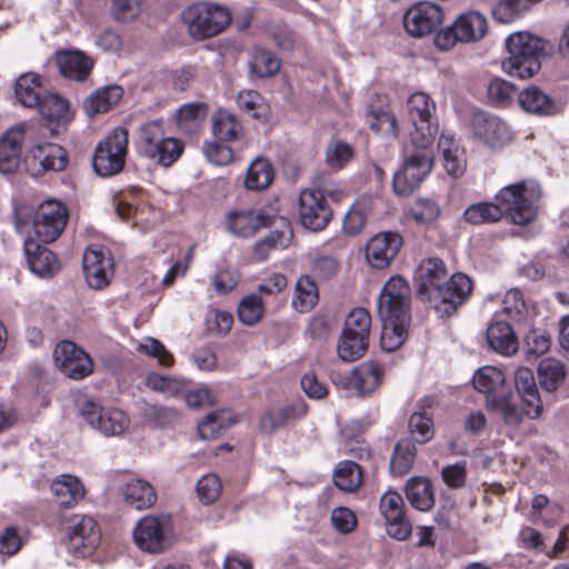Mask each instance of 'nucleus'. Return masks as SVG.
Returning <instances> with one entry per match:
<instances>
[{
  "label": "nucleus",
  "instance_id": "1",
  "mask_svg": "<svg viewBox=\"0 0 569 569\" xmlns=\"http://www.w3.org/2000/svg\"><path fill=\"white\" fill-rule=\"evenodd\" d=\"M541 194L539 182L526 179L503 187L496 196L498 203L470 204L463 218L468 223L478 226L497 222L507 213L515 224L525 226L535 219Z\"/></svg>",
  "mask_w": 569,
  "mask_h": 569
},
{
  "label": "nucleus",
  "instance_id": "2",
  "mask_svg": "<svg viewBox=\"0 0 569 569\" xmlns=\"http://www.w3.org/2000/svg\"><path fill=\"white\" fill-rule=\"evenodd\" d=\"M411 290L402 277H391L381 288L377 308L382 322L381 348L388 352L399 349L408 337Z\"/></svg>",
  "mask_w": 569,
  "mask_h": 569
},
{
  "label": "nucleus",
  "instance_id": "3",
  "mask_svg": "<svg viewBox=\"0 0 569 569\" xmlns=\"http://www.w3.org/2000/svg\"><path fill=\"white\" fill-rule=\"evenodd\" d=\"M508 56L502 60V70L513 78L528 79L540 69L542 40L529 32H515L506 39Z\"/></svg>",
  "mask_w": 569,
  "mask_h": 569
},
{
  "label": "nucleus",
  "instance_id": "4",
  "mask_svg": "<svg viewBox=\"0 0 569 569\" xmlns=\"http://www.w3.org/2000/svg\"><path fill=\"white\" fill-rule=\"evenodd\" d=\"M403 164L393 176V189L400 196L413 192L429 176L433 167V144L413 143V139L402 150Z\"/></svg>",
  "mask_w": 569,
  "mask_h": 569
},
{
  "label": "nucleus",
  "instance_id": "5",
  "mask_svg": "<svg viewBox=\"0 0 569 569\" xmlns=\"http://www.w3.org/2000/svg\"><path fill=\"white\" fill-rule=\"evenodd\" d=\"M182 20L190 36L203 40L220 33L231 20L229 11L216 3L199 2L187 7Z\"/></svg>",
  "mask_w": 569,
  "mask_h": 569
},
{
  "label": "nucleus",
  "instance_id": "6",
  "mask_svg": "<svg viewBox=\"0 0 569 569\" xmlns=\"http://www.w3.org/2000/svg\"><path fill=\"white\" fill-rule=\"evenodd\" d=\"M488 32V20L479 11L470 10L461 13L453 22L435 36V46L441 50L452 48L457 42H477Z\"/></svg>",
  "mask_w": 569,
  "mask_h": 569
},
{
  "label": "nucleus",
  "instance_id": "7",
  "mask_svg": "<svg viewBox=\"0 0 569 569\" xmlns=\"http://www.w3.org/2000/svg\"><path fill=\"white\" fill-rule=\"evenodd\" d=\"M407 111L413 124L409 139L422 146L433 144L438 132L435 101L425 92H416L407 100Z\"/></svg>",
  "mask_w": 569,
  "mask_h": 569
},
{
  "label": "nucleus",
  "instance_id": "8",
  "mask_svg": "<svg viewBox=\"0 0 569 569\" xmlns=\"http://www.w3.org/2000/svg\"><path fill=\"white\" fill-rule=\"evenodd\" d=\"M127 150L128 130L118 127L97 146L92 159L94 171L101 177L120 172L124 166Z\"/></svg>",
  "mask_w": 569,
  "mask_h": 569
},
{
  "label": "nucleus",
  "instance_id": "9",
  "mask_svg": "<svg viewBox=\"0 0 569 569\" xmlns=\"http://www.w3.org/2000/svg\"><path fill=\"white\" fill-rule=\"evenodd\" d=\"M137 547L149 553H160L171 546L169 519L167 517L144 516L133 529Z\"/></svg>",
  "mask_w": 569,
  "mask_h": 569
},
{
  "label": "nucleus",
  "instance_id": "10",
  "mask_svg": "<svg viewBox=\"0 0 569 569\" xmlns=\"http://www.w3.org/2000/svg\"><path fill=\"white\" fill-rule=\"evenodd\" d=\"M68 211L64 204L56 199L41 202L33 213V229L37 238L44 243L54 241L64 230Z\"/></svg>",
  "mask_w": 569,
  "mask_h": 569
},
{
  "label": "nucleus",
  "instance_id": "11",
  "mask_svg": "<svg viewBox=\"0 0 569 569\" xmlns=\"http://www.w3.org/2000/svg\"><path fill=\"white\" fill-rule=\"evenodd\" d=\"M471 132L476 140L490 149H501L513 139L511 128L503 119L485 111L473 114Z\"/></svg>",
  "mask_w": 569,
  "mask_h": 569
},
{
  "label": "nucleus",
  "instance_id": "12",
  "mask_svg": "<svg viewBox=\"0 0 569 569\" xmlns=\"http://www.w3.org/2000/svg\"><path fill=\"white\" fill-rule=\"evenodd\" d=\"M442 8L431 1H422L410 7L403 16V26L409 34L421 38L433 33L442 24Z\"/></svg>",
  "mask_w": 569,
  "mask_h": 569
},
{
  "label": "nucleus",
  "instance_id": "13",
  "mask_svg": "<svg viewBox=\"0 0 569 569\" xmlns=\"http://www.w3.org/2000/svg\"><path fill=\"white\" fill-rule=\"evenodd\" d=\"M80 411L86 421L106 437L120 436L129 426L128 416L119 409L104 408L92 401H86Z\"/></svg>",
  "mask_w": 569,
  "mask_h": 569
},
{
  "label": "nucleus",
  "instance_id": "14",
  "mask_svg": "<svg viewBox=\"0 0 569 569\" xmlns=\"http://www.w3.org/2000/svg\"><path fill=\"white\" fill-rule=\"evenodd\" d=\"M379 510L385 519L387 533L399 541L407 540L412 526L405 511V502L400 493L387 491L380 498Z\"/></svg>",
  "mask_w": 569,
  "mask_h": 569
},
{
  "label": "nucleus",
  "instance_id": "15",
  "mask_svg": "<svg viewBox=\"0 0 569 569\" xmlns=\"http://www.w3.org/2000/svg\"><path fill=\"white\" fill-rule=\"evenodd\" d=\"M56 366L68 378L80 380L93 371L91 357L71 341L58 343L53 350Z\"/></svg>",
  "mask_w": 569,
  "mask_h": 569
},
{
  "label": "nucleus",
  "instance_id": "16",
  "mask_svg": "<svg viewBox=\"0 0 569 569\" xmlns=\"http://www.w3.org/2000/svg\"><path fill=\"white\" fill-rule=\"evenodd\" d=\"M332 218V210L323 192L306 189L299 197V219L301 224L311 230L320 231L327 227Z\"/></svg>",
  "mask_w": 569,
  "mask_h": 569
},
{
  "label": "nucleus",
  "instance_id": "17",
  "mask_svg": "<svg viewBox=\"0 0 569 569\" xmlns=\"http://www.w3.org/2000/svg\"><path fill=\"white\" fill-rule=\"evenodd\" d=\"M100 539L101 532L93 518L77 517L68 535V550L76 557H88L98 547Z\"/></svg>",
  "mask_w": 569,
  "mask_h": 569
},
{
  "label": "nucleus",
  "instance_id": "18",
  "mask_svg": "<svg viewBox=\"0 0 569 569\" xmlns=\"http://www.w3.org/2000/svg\"><path fill=\"white\" fill-rule=\"evenodd\" d=\"M402 243V237L397 232L378 233L366 246V259L372 268L383 269L395 260Z\"/></svg>",
  "mask_w": 569,
  "mask_h": 569
},
{
  "label": "nucleus",
  "instance_id": "19",
  "mask_svg": "<svg viewBox=\"0 0 569 569\" xmlns=\"http://www.w3.org/2000/svg\"><path fill=\"white\" fill-rule=\"evenodd\" d=\"M83 272L88 284L94 289L108 286L112 274L113 261L107 249L89 248L84 251Z\"/></svg>",
  "mask_w": 569,
  "mask_h": 569
},
{
  "label": "nucleus",
  "instance_id": "20",
  "mask_svg": "<svg viewBox=\"0 0 569 569\" xmlns=\"http://www.w3.org/2000/svg\"><path fill=\"white\" fill-rule=\"evenodd\" d=\"M517 102L522 111L537 117H553L561 111L556 99L537 86H528L519 91Z\"/></svg>",
  "mask_w": 569,
  "mask_h": 569
},
{
  "label": "nucleus",
  "instance_id": "21",
  "mask_svg": "<svg viewBox=\"0 0 569 569\" xmlns=\"http://www.w3.org/2000/svg\"><path fill=\"white\" fill-rule=\"evenodd\" d=\"M471 291V279L462 272H457L449 280L446 279L435 295L443 306L442 311L450 315L466 301Z\"/></svg>",
  "mask_w": 569,
  "mask_h": 569
},
{
  "label": "nucleus",
  "instance_id": "22",
  "mask_svg": "<svg viewBox=\"0 0 569 569\" xmlns=\"http://www.w3.org/2000/svg\"><path fill=\"white\" fill-rule=\"evenodd\" d=\"M26 123L8 129L0 138V172L13 173L20 163Z\"/></svg>",
  "mask_w": 569,
  "mask_h": 569
},
{
  "label": "nucleus",
  "instance_id": "23",
  "mask_svg": "<svg viewBox=\"0 0 569 569\" xmlns=\"http://www.w3.org/2000/svg\"><path fill=\"white\" fill-rule=\"evenodd\" d=\"M486 408L497 415L509 428L519 427L523 417H529L527 412L533 409V407L523 403L520 408L513 400L512 393L508 390L499 396L486 397Z\"/></svg>",
  "mask_w": 569,
  "mask_h": 569
},
{
  "label": "nucleus",
  "instance_id": "24",
  "mask_svg": "<svg viewBox=\"0 0 569 569\" xmlns=\"http://www.w3.org/2000/svg\"><path fill=\"white\" fill-rule=\"evenodd\" d=\"M29 166L34 174L47 170L60 171L67 166L64 149L56 143H39L29 151Z\"/></svg>",
  "mask_w": 569,
  "mask_h": 569
},
{
  "label": "nucleus",
  "instance_id": "25",
  "mask_svg": "<svg viewBox=\"0 0 569 569\" xmlns=\"http://www.w3.org/2000/svg\"><path fill=\"white\" fill-rule=\"evenodd\" d=\"M307 410V403L302 400L280 408H269L260 418V430L263 433H273L284 428L290 422L303 418Z\"/></svg>",
  "mask_w": 569,
  "mask_h": 569
},
{
  "label": "nucleus",
  "instance_id": "26",
  "mask_svg": "<svg viewBox=\"0 0 569 569\" xmlns=\"http://www.w3.org/2000/svg\"><path fill=\"white\" fill-rule=\"evenodd\" d=\"M383 367L376 361H365L351 372L349 383L360 397L372 395L382 385Z\"/></svg>",
  "mask_w": 569,
  "mask_h": 569
},
{
  "label": "nucleus",
  "instance_id": "27",
  "mask_svg": "<svg viewBox=\"0 0 569 569\" xmlns=\"http://www.w3.org/2000/svg\"><path fill=\"white\" fill-rule=\"evenodd\" d=\"M228 229L237 237L253 236L259 229L271 224V217L262 210H247L228 214Z\"/></svg>",
  "mask_w": 569,
  "mask_h": 569
},
{
  "label": "nucleus",
  "instance_id": "28",
  "mask_svg": "<svg viewBox=\"0 0 569 569\" xmlns=\"http://www.w3.org/2000/svg\"><path fill=\"white\" fill-rule=\"evenodd\" d=\"M515 383L522 403L533 407L527 412L529 418H539L542 412V403L533 371L526 367L518 368L515 372Z\"/></svg>",
  "mask_w": 569,
  "mask_h": 569
},
{
  "label": "nucleus",
  "instance_id": "29",
  "mask_svg": "<svg viewBox=\"0 0 569 569\" xmlns=\"http://www.w3.org/2000/svg\"><path fill=\"white\" fill-rule=\"evenodd\" d=\"M184 151V143L174 137L166 134L140 154L163 168L171 167L180 159Z\"/></svg>",
  "mask_w": 569,
  "mask_h": 569
},
{
  "label": "nucleus",
  "instance_id": "30",
  "mask_svg": "<svg viewBox=\"0 0 569 569\" xmlns=\"http://www.w3.org/2000/svg\"><path fill=\"white\" fill-rule=\"evenodd\" d=\"M24 252L31 271L39 277H51L59 268L54 253L33 239L24 241Z\"/></svg>",
  "mask_w": 569,
  "mask_h": 569
},
{
  "label": "nucleus",
  "instance_id": "31",
  "mask_svg": "<svg viewBox=\"0 0 569 569\" xmlns=\"http://www.w3.org/2000/svg\"><path fill=\"white\" fill-rule=\"evenodd\" d=\"M56 61L62 76L77 81L84 80L93 67L92 59L79 50L60 52Z\"/></svg>",
  "mask_w": 569,
  "mask_h": 569
},
{
  "label": "nucleus",
  "instance_id": "32",
  "mask_svg": "<svg viewBox=\"0 0 569 569\" xmlns=\"http://www.w3.org/2000/svg\"><path fill=\"white\" fill-rule=\"evenodd\" d=\"M377 201L378 199L371 196L359 197L343 217V231L351 236L358 234L375 211Z\"/></svg>",
  "mask_w": 569,
  "mask_h": 569
},
{
  "label": "nucleus",
  "instance_id": "33",
  "mask_svg": "<svg viewBox=\"0 0 569 569\" xmlns=\"http://www.w3.org/2000/svg\"><path fill=\"white\" fill-rule=\"evenodd\" d=\"M405 491L407 500L419 511H429L435 505L433 486L426 477L410 478L406 483Z\"/></svg>",
  "mask_w": 569,
  "mask_h": 569
},
{
  "label": "nucleus",
  "instance_id": "34",
  "mask_svg": "<svg viewBox=\"0 0 569 569\" xmlns=\"http://www.w3.org/2000/svg\"><path fill=\"white\" fill-rule=\"evenodd\" d=\"M123 90L119 86H107L97 89L83 102V110L89 117L103 113L118 104Z\"/></svg>",
  "mask_w": 569,
  "mask_h": 569
},
{
  "label": "nucleus",
  "instance_id": "35",
  "mask_svg": "<svg viewBox=\"0 0 569 569\" xmlns=\"http://www.w3.org/2000/svg\"><path fill=\"white\" fill-rule=\"evenodd\" d=\"M447 277L448 272L442 260L430 258L422 261L418 269L419 292L436 293Z\"/></svg>",
  "mask_w": 569,
  "mask_h": 569
},
{
  "label": "nucleus",
  "instance_id": "36",
  "mask_svg": "<svg viewBox=\"0 0 569 569\" xmlns=\"http://www.w3.org/2000/svg\"><path fill=\"white\" fill-rule=\"evenodd\" d=\"M489 346L503 356H511L518 350V340L511 326L505 321L491 323L487 329Z\"/></svg>",
  "mask_w": 569,
  "mask_h": 569
},
{
  "label": "nucleus",
  "instance_id": "37",
  "mask_svg": "<svg viewBox=\"0 0 569 569\" xmlns=\"http://www.w3.org/2000/svg\"><path fill=\"white\" fill-rule=\"evenodd\" d=\"M476 390L487 397L499 396L507 391L505 373L493 366H485L478 369L472 378Z\"/></svg>",
  "mask_w": 569,
  "mask_h": 569
},
{
  "label": "nucleus",
  "instance_id": "38",
  "mask_svg": "<svg viewBox=\"0 0 569 569\" xmlns=\"http://www.w3.org/2000/svg\"><path fill=\"white\" fill-rule=\"evenodd\" d=\"M51 490L61 506L70 507L84 497V487L72 475H61L51 483Z\"/></svg>",
  "mask_w": 569,
  "mask_h": 569
},
{
  "label": "nucleus",
  "instance_id": "39",
  "mask_svg": "<svg viewBox=\"0 0 569 569\" xmlns=\"http://www.w3.org/2000/svg\"><path fill=\"white\" fill-rule=\"evenodd\" d=\"M17 100L27 108H36L46 93L40 77L33 72L20 76L16 82Z\"/></svg>",
  "mask_w": 569,
  "mask_h": 569
},
{
  "label": "nucleus",
  "instance_id": "40",
  "mask_svg": "<svg viewBox=\"0 0 569 569\" xmlns=\"http://www.w3.org/2000/svg\"><path fill=\"white\" fill-rule=\"evenodd\" d=\"M122 495L126 502L138 510L151 507L157 500L153 487L141 479L128 481L122 488Z\"/></svg>",
  "mask_w": 569,
  "mask_h": 569
},
{
  "label": "nucleus",
  "instance_id": "41",
  "mask_svg": "<svg viewBox=\"0 0 569 569\" xmlns=\"http://www.w3.org/2000/svg\"><path fill=\"white\" fill-rule=\"evenodd\" d=\"M212 132L216 139L230 142L241 139L243 129L232 112L220 109L212 116Z\"/></svg>",
  "mask_w": 569,
  "mask_h": 569
},
{
  "label": "nucleus",
  "instance_id": "42",
  "mask_svg": "<svg viewBox=\"0 0 569 569\" xmlns=\"http://www.w3.org/2000/svg\"><path fill=\"white\" fill-rule=\"evenodd\" d=\"M319 291L316 282L309 276H301L295 286V295L291 301L293 309L299 312H308L317 305Z\"/></svg>",
  "mask_w": 569,
  "mask_h": 569
},
{
  "label": "nucleus",
  "instance_id": "43",
  "mask_svg": "<svg viewBox=\"0 0 569 569\" xmlns=\"http://www.w3.org/2000/svg\"><path fill=\"white\" fill-rule=\"evenodd\" d=\"M248 63L250 74L259 79L272 77L280 69V60L271 51L262 48L252 50Z\"/></svg>",
  "mask_w": 569,
  "mask_h": 569
},
{
  "label": "nucleus",
  "instance_id": "44",
  "mask_svg": "<svg viewBox=\"0 0 569 569\" xmlns=\"http://www.w3.org/2000/svg\"><path fill=\"white\" fill-rule=\"evenodd\" d=\"M538 375L541 388L548 392H552L562 385L567 372L561 361L547 358L540 361Z\"/></svg>",
  "mask_w": 569,
  "mask_h": 569
},
{
  "label": "nucleus",
  "instance_id": "45",
  "mask_svg": "<svg viewBox=\"0 0 569 569\" xmlns=\"http://www.w3.org/2000/svg\"><path fill=\"white\" fill-rule=\"evenodd\" d=\"M333 482L340 490L353 492L362 483V470L353 461H340L333 471Z\"/></svg>",
  "mask_w": 569,
  "mask_h": 569
},
{
  "label": "nucleus",
  "instance_id": "46",
  "mask_svg": "<svg viewBox=\"0 0 569 569\" xmlns=\"http://www.w3.org/2000/svg\"><path fill=\"white\" fill-rule=\"evenodd\" d=\"M233 423L234 419L231 412L227 410H220L208 415L198 425V432L202 439L211 440L218 438Z\"/></svg>",
  "mask_w": 569,
  "mask_h": 569
},
{
  "label": "nucleus",
  "instance_id": "47",
  "mask_svg": "<svg viewBox=\"0 0 569 569\" xmlns=\"http://www.w3.org/2000/svg\"><path fill=\"white\" fill-rule=\"evenodd\" d=\"M208 108L204 103L193 102L180 107L177 111V126L183 132H192L206 119Z\"/></svg>",
  "mask_w": 569,
  "mask_h": 569
},
{
  "label": "nucleus",
  "instance_id": "48",
  "mask_svg": "<svg viewBox=\"0 0 569 569\" xmlns=\"http://www.w3.org/2000/svg\"><path fill=\"white\" fill-rule=\"evenodd\" d=\"M417 449L413 440L403 439L396 445L390 460V468L399 476L409 472L416 460Z\"/></svg>",
  "mask_w": 569,
  "mask_h": 569
},
{
  "label": "nucleus",
  "instance_id": "49",
  "mask_svg": "<svg viewBox=\"0 0 569 569\" xmlns=\"http://www.w3.org/2000/svg\"><path fill=\"white\" fill-rule=\"evenodd\" d=\"M272 179L273 169L271 164L266 159L257 158L247 170L244 186L250 190H260L267 188Z\"/></svg>",
  "mask_w": 569,
  "mask_h": 569
},
{
  "label": "nucleus",
  "instance_id": "50",
  "mask_svg": "<svg viewBox=\"0 0 569 569\" xmlns=\"http://www.w3.org/2000/svg\"><path fill=\"white\" fill-rule=\"evenodd\" d=\"M36 108H38L42 118L50 122L64 121L69 112V104L63 98L47 91Z\"/></svg>",
  "mask_w": 569,
  "mask_h": 569
},
{
  "label": "nucleus",
  "instance_id": "51",
  "mask_svg": "<svg viewBox=\"0 0 569 569\" xmlns=\"http://www.w3.org/2000/svg\"><path fill=\"white\" fill-rule=\"evenodd\" d=\"M366 122L377 133L385 137L396 138L398 136V121L389 110L376 109L366 114Z\"/></svg>",
  "mask_w": 569,
  "mask_h": 569
},
{
  "label": "nucleus",
  "instance_id": "52",
  "mask_svg": "<svg viewBox=\"0 0 569 569\" xmlns=\"http://www.w3.org/2000/svg\"><path fill=\"white\" fill-rule=\"evenodd\" d=\"M167 134L162 119H154L139 124L137 129L136 147L139 153L159 142Z\"/></svg>",
  "mask_w": 569,
  "mask_h": 569
},
{
  "label": "nucleus",
  "instance_id": "53",
  "mask_svg": "<svg viewBox=\"0 0 569 569\" xmlns=\"http://www.w3.org/2000/svg\"><path fill=\"white\" fill-rule=\"evenodd\" d=\"M263 312L262 297L258 292L246 296L238 305V318L247 326H253L259 322L263 317Z\"/></svg>",
  "mask_w": 569,
  "mask_h": 569
},
{
  "label": "nucleus",
  "instance_id": "54",
  "mask_svg": "<svg viewBox=\"0 0 569 569\" xmlns=\"http://www.w3.org/2000/svg\"><path fill=\"white\" fill-rule=\"evenodd\" d=\"M367 338L342 331L337 346L338 356L343 361H355L362 357L368 347Z\"/></svg>",
  "mask_w": 569,
  "mask_h": 569
},
{
  "label": "nucleus",
  "instance_id": "55",
  "mask_svg": "<svg viewBox=\"0 0 569 569\" xmlns=\"http://www.w3.org/2000/svg\"><path fill=\"white\" fill-rule=\"evenodd\" d=\"M526 0H498L491 9L492 17L500 23H511L529 9Z\"/></svg>",
  "mask_w": 569,
  "mask_h": 569
},
{
  "label": "nucleus",
  "instance_id": "56",
  "mask_svg": "<svg viewBox=\"0 0 569 569\" xmlns=\"http://www.w3.org/2000/svg\"><path fill=\"white\" fill-rule=\"evenodd\" d=\"M353 157L352 147L338 139L331 140L326 149V163L332 170L342 169Z\"/></svg>",
  "mask_w": 569,
  "mask_h": 569
},
{
  "label": "nucleus",
  "instance_id": "57",
  "mask_svg": "<svg viewBox=\"0 0 569 569\" xmlns=\"http://www.w3.org/2000/svg\"><path fill=\"white\" fill-rule=\"evenodd\" d=\"M370 313L365 308H355L346 318L343 331L369 339Z\"/></svg>",
  "mask_w": 569,
  "mask_h": 569
},
{
  "label": "nucleus",
  "instance_id": "58",
  "mask_svg": "<svg viewBox=\"0 0 569 569\" xmlns=\"http://www.w3.org/2000/svg\"><path fill=\"white\" fill-rule=\"evenodd\" d=\"M147 386L168 397H174L184 390L186 382L179 378L151 373L147 377Z\"/></svg>",
  "mask_w": 569,
  "mask_h": 569
},
{
  "label": "nucleus",
  "instance_id": "59",
  "mask_svg": "<svg viewBox=\"0 0 569 569\" xmlns=\"http://www.w3.org/2000/svg\"><path fill=\"white\" fill-rule=\"evenodd\" d=\"M502 312L517 322L526 319L528 309L520 290L510 289L506 292L502 300Z\"/></svg>",
  "mask_w": 569,
  "mask_h": 569
},
{
  "label": "nucleus",
  "instance_id": "60",
  "mask_svg": "<svg viewBox=\"0 0 569 569\" xmlns=\"http://www.w3.org/2000/svg\"><path fill=\"white\" fill-rule=\"evenodd\" d=\"M516 96V87L503 79L497 78L488 86V97L497 106H508Z\"/></svg>",
  "mask_w": 569,
  "mask_h": 569
},
{
  "label": "nucleus",
  "instance_id": "61",
  "mask_svg": "<svg viewBox=\"0 0 569 569\" xmlns=\"http://www.w3.org/2000/svg\"><path fill=\"white\" fill-rule=\"evenodd\" d=\"M139 352L156 358L161 366L169 367L173 363V356L164 345L156 338L146 337L138 346Z\"/></svg>",
  "mask_w": 569,
  "mask_h": 569
},
{
  "label": "nucleus",
  "instance_id": "62",
  "mask_svg": "<svg viewBox=\"0 0 569 569\" xmlns=\"http://www.w3.org/2000/svg\"><path fill=\"white\" fill-rule=\"evenodd\" d=\"M410 217L420 224L433 222L440 214L439 204L430 199H418L410 208Z\"/></svg>",
  "mask_w": 569,
  "mask_h": 569
},
{
  "label": "nucleus",
  "instance_id": "63",
  "mask_svg": "<svg viewBox=\"0 0 569 569\" xmlns=\"http://www.w3.org/2000/svg\"><path fill=\"white\" fill-rule=\"evenodd\" d=\"M221 493V481L217 475L209 473L199 479L197 495L204 505L214 502Z\"/></svg>",
  "mask_w": 569,
  "mask_h": 569
},
{
  "label": "nucleus",
  "instance_id": "64",
  "mask_svg": "<svg viewBox=\"0 0 569 569\" xmlns=\"http://www.w3.org/2000/svg\"><path fill=\"white\" fill-rule=\"evenodd\" d=\"M224 142L216 139L203 144V153L208 161L216 166H226L231 162L232 150Z\"/></svg>",
  "mask_w": 569,
  "mask_h": 569
}]
</instances>
